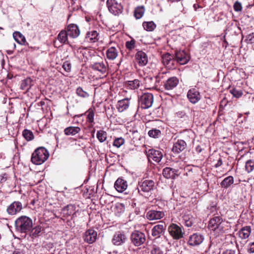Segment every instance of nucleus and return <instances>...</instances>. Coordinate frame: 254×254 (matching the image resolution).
<instances>
[{
	"label": "nucleus",
	"instance_id": "46",
	"mask_svg": "<svg viewBox=\"0 0 254 254\" xmlns=\"http://www.w3.org/2000/svg\"><path fill=\"white\" fill-rule=\"evenodd\" d=\"M76 92L78 96L82 98H87L89 96L88 93L87 92L84 91L82 88L80 87H79L76 89Z\"/></svg>",
	"mask_w": 254,
	"mask_h": 254
},
{
	"label": "nucleus",
	"instance_id": "48",
	"mask_svg": "<svg viewBox=\"0 0 254 254\" xmlns=\"http://www.w3.org/2000/svg\"><path fill=\"white\" fill-rule=\"evenodd\" d=\"M41 231V227L38 226H36L31 230V234L33 237H36L38 235Z\"/></svg>",
	"mask_w": 254,
	"mask_h": 254
},
{
	"label": "nucleus",
	"instance_id": "24",
	"mask_svg": "<svg viewBox=\"0 0 254 254\" xmlns=\"http://www.w3.org/2000/svg\"><path fill=\"white\" fill-rule=\"evenodd\" d=\"M177 173L178 171L175 169H173L170 167H166L163 169L162 174L166 179H174L176 175H178Z\"/></svg>",
	"mask_w": 254,
	"mask_h": 254
},
{
	"label": "nucleus",
	"instance_id": "38",
	"mask_svg": "<svg viewBox=\"0 0 254 254\" xmlns=\"http://www.w3.org/2000/svg\"><path fill=\"white\" fill-rule=\"evenodd\" d=\"M145 11L143 6L137 7L134 11V15L136 19H139L142 17Z\"/></svg>",
	"mask_w": 254,
	"mask_h": 254
},
{
	"label": "nucleus",
	"instance_id": "63",
	"mask_svg": "<svg viewBox=\"0 0 254 254\" xmlns=\"http://www.w3.org/2000/svg\"><path fill=\"white\" fill-rule=\"evenodd\" d=\"M164 213L163 212L160 211V219L164 216Z\"/></svg>",
	"mask_w": 254,
	"mask_h": 254
},
{
	"label": "nucleus",
	"instance_id": "47",
	"mask_svg": "<svg viewBox=\"0 0 254 254\" xmlns=\"http://www.w3.org/2000/svg\"><path fill=\"white\" fill-rule=\"evenodd\" d=\"M244 42L247 44H254V32L248 35L246 37Z\"/></svg>",
	"mask_w": 254,
	"mask_h": 254
},
{
	"label": "nucleus",
	"instance_id": "1",
	"mask_svg": "<svg viewBox=\"0 0 254 254\" xmlns=\"http://www.w3.org/2000/svg\"><path fill=\"white\" fill-rule=\"evenodd\" d=\"M16 230L21 233H27L31 231L33 226L32 219L26 216H21L15 222Z\"/></svg>",
	"mask_w": 254,
	"mask_h": 254
},
{
	"label": "nucleus",
	"instance_id": "9",
	"mask_svg": "<svg viewBox=\"0 0 254 254\" xmlns=\"http://www.w3.org/2000/svg\"><path fill=\"white\" fill-rule=\"evenodd\" d=\"M204 239V236L202 234L199 233H193L189 236L188 244L193 247L197 246L203 242Z\"/></svg>",
	"mask_w": 254,
	"mask_h": 254
},
{
	"label": "nucleus",
	"instance_id": "49",
	"mask_svg": "<svg viewBox=\"0 0 254 254\" xmlns=\"http://www.w3.org/2000/svg\"><path fill=\"white\" fill-rule=\"evenodd\" d=\"M148 134L150 137L157 138L159 135V130L156 129L150 130L148 132Z\"/></svg>",
	"mask_w": 254,
	"mask_h": 254
},
{
	"label": "nucleus",
	"instance_id": "13",
	"mask_svg": "<svg viewBox=\"0 0 254 254\" xmlns=\"http://www.w3.org/2000/svg\"><path fill=\"white\" fill-rule=\"evenodd\" d=\"M127 240V237L126 235L120 232L116 233L112 239V243L114 245L116 246H120L124 244Z\"/></svg>",
	"mask_w": 254,
	"mask_h": 254
},
{
	"label": "nucleus",
	"instance_id": "27",
	"mask_svg": "<svg viewBox=\"0 0 254 254\" xmlns=\"http://www.w3.org/2000/svg\"><path fill=\"white\" fill-rule=\"evenodd\" d=\"M91 67L93 69L99 71L102 74L107 72V65L103 62L95 63L92 64Z\"/></svg>",
	"mask_w": 254,
	"mask_h": 254
},
{
	"label": "nucleus",
	"instance_id": "56",
	"mask_svg": "<svg viewBox=\"0 0 254 254\" xmlns=\"http://www.w3.org/2000/svg\"><path fill=\"white\" fill-rule=\"evenodd\" d=\"M223 164V161L221 157H219L217 162L214 164V167L216 168L221 166Z\"/></svg>",
	"mask_w": 254,
	"mask_h": 254
},
{
	"label": "nucleus",
	"instance_id": "3",
	"mask_svg": "<svg viewBox=\"0 0 254 254\" xmlns=\"http://www.w3.org/2000/svg\"><path fill=\"white\" fill-rule=\"evenodd\" d=\"M226 222L221 216H214L211 218L208 224L209 229L218 233H223Z\"/></svg>",
	"mask_w": 254,
	"mask_h": 254
},
{
	"label": "nucleus",
	"instance_id": "60",
	"mask_svg": "<svg viewBox=\"0 0 254 254\" xmlns=\"http://www.w3.org/2000/svg\"><path fill=\"white\" fill-rule=\"evenodd\" d=\"M12 254H24L22 251L17 249L13 251Z\"/></svg>",
	"mask_w": 254,
	"mask_h": 254
},
{
	"label": "nucleus",
	"instance_id": "54",
	"mask_svg": "<svg viewBox=\"0 0 254 254\" xmlns=\"http://www.w3.org/2000/svg\"><path fill=\"white\" fill-rule=\"evenodd\" d=\"M248 252L250 254L254 253V242L249 244L248 248Z\"/></svg>",
	"mask_w": 254,
	"mask_h": 254
},
{
	"label": "nucleus",
	"instance_id": "18",
	"mask_svg": "<svg viewBox=\"0 0 254 254\" xmlns=\"http://www.w3.org/2000/svg\"><path fill=\"white\" fill-rule=\"evenodd\" d=\"M186 147V142L183 140L179 139L174 143L172 151L175 153H180L182 152Z\"/></svg>",
	"mask_w": 254,
	"mask_h": 254
},
{
	"label": "nucleus",
	"instance_id": "31",
	"mask_svg": "<svg viewBox=\"0 0 254 254\" xmlns=\"http://www.w3.org/2000/svg\"><path fill=\"white\" fill-rule=\"evenodd\" d=\"M68 36L66 30H63L58 34L57 39L61 44H67L68 43Z\"/></svg>",
	"mask_w": 254,
	"mask_h": 254
},
{
	"label": "nucleus",
	"instance_id": "58",
	"mask_svg": "<svg viewBox=\"0 0 254 254\" xmlns=\"http://www.w3.org/2000/svg\"><path fill=\"white\" fill-rule=\"evenodd\" d=\"M6 174H2L0 175V183H2L6 180Z\"/></svg>",
	"mask_w": 254,
	"mask_h": 254
},
{
	"label": "nucleus",
	"instance_id": "45",
	"mask_svg": "<svg viewBox=\"0 0 254 254\" xmlns=\"http://www.w3.org/2000/svg\"><path fill=\"white\" fill-rule=\"evenodd\" d=\"M125 143V139L122 137L116 138L113 142V145L117 148L120 147Z\"/></svg>",
	"mask_w": 254,
	"mask_h": 254
},
{
	"label": "nucleus",
	"instance_id": "52",
	"mask_svg": "<svg viewBox=\"0 0 254 254\" xmlns=\"http://www.w3.org/2000/svg\"><path fill=\"white\" fill-rule=\"evenodd\" d=\"M126 46L128 50H132L135 47V41L134 40L127 41L126 43Z\"/></svg>",
	"mask_w": 254,
	"mask_h": 254
},
{
	"label": "nucleus",
	"instance_id": "32",
	"mask_svg": "<svg viewBox=\"0 0 254 254\" xmlns=\"http://www.w3.org/2000/svg\"><path fill=\"white\" fill-rule=\"evenodd\" d=\"M13 37L15 40L21 45H24L26 43L25 37L19 32H14L13 34Z\"/></svg>",
	"mask_w": 254,
	"mask_h": 254
},
{
	"label": "nucleus",
	"instance_id": "6",
	"mask_svg": "<svg viewBox=\"0 0 254 254\" xmlns=\"http://www.w3.org/2000/svg\"><path fill=\"white\" fill-rule=\"evenodd\" d=\"M131 243L135 246L138 247L142 245L146 241L145 234L139 231H134L130 236Z\"/></svg>",
	"mask_w": 254,
	"mask_h": 254
},
{
	"label": "nucleus",
	"instance_id": "16",
	"mask_svg": "<svg viewBox=\"0 0 254 254\" xmlns=\"http://www.w3.org/2000/svg\"><path fill=\"white\" fill-rule=\"evenodd\" d=\"M97 236V232L95 230L89 229L85 232L84 235V240L89 244H92L96 240Z\"/></svg>",
	"mask_w": 254,
	"mask_h": 254
},
{
	"label": "nucleus",
	"instance_id": "57",
	"mask_svg": "<svg viewBox=\"0 0 254 254\" xmlns=\"http://www.w3.org/2000/svg\"><path fill=\"white\" fill-rule=\"evenodd\" d=\"M221 254H236L235 250L227 249L224 251Z\"/></svg>",
	"mask_w": 254,
	"mask_h": 254
},
{
	"label": "nucleus",
	"instance_id": "37",
	"mask_svg": "<svg viewBox=\"0 0 254 254\" xmlns=\"http://www.w3.org/2000/svg\"><path fill=\"white\" fill-rule=\"evenodd\" d=\"M96 136L99 141L102 143L106 140L107 138V133L103 130H98Z\"/></svg>",
	"mask_w": 254,
	"mask_h": 254
},
{
	"label": "nucleus",
	"instance_id": "17",
	"mask_svg": "<svg viewBox=\"0 0 254 254\" xmlns=\"http://www.w3.org/2000/svg\"><path fill=\"white\" fill-rule=\"evenodd\" d=\"M162 64L168 68H174V60L170 54L167 53L162 56Z\"/></svg>",
	"mask_w": 254,
	"mask_h": 254
},
{
	"label": "nucleus",
	"instance_id": "34",
	"mask_svg": "<svg viewBox=\"0 0 254 254\" xmlns=\"http://www.w3.org/2000/svg\"><path fill=\"white\" fill-rule=\"evenodd\" d=\"M140 85V82L138 79L127 81L126 82V86L127 88L130 89L134 90L137 89Z\"/></svg>",
	"mask_w": 254,
	"mask_h": 254
},
{
	"label": "nucleus",
	"instance_id": "22",
	"mask_svg": "<svg viewBox=\"0 0 254 254\" xmlns=\"http://www.w3.org/2000/svg\"><path fill=\"white\" fill-rule=\"evenodd\" d=\"M76 207L74 205L69 204L62 209V213L64 216H76Z\"/></svg>",
	"mask_w": 254,
	"mask_h": 254
},
{
	"label": "nucleus",
	"instance_id": "28",
	"mask_svg": "<svg viewBox=\"0 0 254 254\" xmlns=\"http://www.w3.org/2000/svg\"><path fill=\"white\" fill-rule=\"evenodd\" d=\"M118 50L114 47L109 48L106 51V56L108 59L110 60H114L118 55Z\"/></svg>",
	"mask_w": 254,
	"mask_h": 254
},
{
	"label": "nucleus",
	"instance_id": "42",
	"mask_svg": "<svg viewBox=\"0 0 254 254\" xmlns=\"http://www.w3.org/2000/svg\"><path fill=\"white\" fill-rule=\"evenodd\" d=\"M22 135L25 139L27 141L32 140L34 138L33 132L28 129H24L23 131Z\"/></svg>",
	"mask_w": 254,
	"mask_h": 254
},
{
	"label": "nucleus",
	"instance_id": "33",
	"mask_svg": "<svg viewBox=\"0 0 254 254\" xmlns=\"http://www.w3.org/2000/svg\"><path fill=\"white\" fill-rule=\"evenodd\" d=\"M182 222L187 227H191L193 224V218L190 214H185L182 216Z\"/></svg>",
	"mask_w": 254,
	"mask_h": 254
},
{
	"label": "nucleus",
	"instance_id": "44",
	"mask_svg": "<svg viewBox=\"0 0 254 254\" xmlns=\"http://www.w3.org/2000/svg\"><path fill=\"white\" fill-rule=\"evenodd\" d=\"M87 114V121L90 123L92 124L94 123V112L92 109H89L86 112Z\"/></svg>",
	"mask_w": 254,
	"mask_h": 254
},
{
	"label": "nucleus",
	"instance_id": "55",
	"mask_svg": "<svg viewBox=\"0 0 254 254\" xmlns=\"http://www.w3.org/2000/svg\"><path fill=\"white\" fill-rule=\"evenodd\" d=\"M166 224L163 221H160V234L162 233L163 232V234L164 233V230H165L166 228Z\"/></svg>",
	"mask_w": 254,
	"mask_h": 254
},
{
	"label": "nucleus",
	"instance_id": "10",
	"mask_svg": "<svg viewBox=\"0 0 254 254\" xmlns=\"http://www.w3.org/2000/svg\"><path fill=\"white\" fill-rule=\"evenodd\" d=\"M187 97L189 101L194 104L197 103L201 99L199 92L195 88H191L188 91Z\"/></svg>",
	"mask_w": 254,
	"mask_h": 254
},
{
	"label": "nucleus",
	"instance_id": "53",
	"mask_svg": "<svg viewBox=\"0 0 254 254\" xmlns=\"http://www.w3.org/2000/svg\"><path fill=\"white\" fill-rule=\"evenodd\" d=\"M152 235L153 236H156L155 238H157L159 236V225H155L152 229Z\"/></svg>",
	"mask_w": 254,
	"mask_h": 254
},
{
	"label": "nucleus",
	"instance_id": "41",
	"mask_svg": "<svg viewBox=\"0 0 254 254\" xmlns=\"http://www.w3.org/2000/svg\"><path fill=\"white\" fill-rule=\"evenodd\" d=\"M245 169L248 173H251L254 169V160L250 159L246 162Z\"/></svg>",
	"mask_w": 254,
	"mask_h": 254
},
{
	"label": "nucleus",
	"instance_id": "50",
	"mask_svg": "<svg viewBox=\"0 0 254 254\" xmlns=\"http://www.w3.org/2000/svg\"><path fill=\"white\" fill-rule=\"evenodd\" d=\"M62 67L64 70L67 72H69L71 71V65L70 63L68 61L64 62L63 63Z\"/></svg>",
	"mask_w": 254,
	"mask_h": 254
},
{
	"label": "nucleus",
	"instance_id": "59",
	"mask_svg": "<svg viewBox=\"0 0 254 254\" xmlns=\"http://www.w3.org/2000/svg\"><path fill=\"white\" fill-rule=\"evenodd\" d=\"M152 254H159V249L155 245H153V249L151 251Z\"/></svg>",
	"mask_w": 254,
	"mask_h": 254
},
{
	"label": "nucleus",
	"instance_id": "25",
	"mask_svg": "<svg viewBox=\"0 0 254 254\" xmlns=\"http://www.w3.org/2000/svg\"><path fill=\"white\" fill-rule=\"evenodd\" d=\"M251 231V226H246L243 227L238 232L239 236L242 239H246L250 236Z\"/></svg>",
	"mask_w": 254,
	"mask_h": 254
},
{
	"label": "nucleus",
	"instance_id": "62",
	"mask_svg": "<svg viewBox=\"0 0 254 254\" xmlns=\"http://www.w3.org/2000/svg\"><path fill=\"white\" fill-rule=\"evenodd\" d=\"M193 8L195 11L197 10L198 8H201L202 7H200L198 4L195 3L193 4Z\"/></svg>",
	"mask_w": 254,
	"mask_h": 254
},
{
	"label": "nucleus",
	"instance_id": "40",
	"mask_svg": "<svg viewBox=\"0 0 254 254\" xmlns=\"http://www.w3.org/2000/svg\"><path fill=\"white\" fill-rule=\"evenodd\" d=\"M230 93L233 95L234 97L239 98L243 94V90L237 88H233L230 90Z\"/></svg>",
	"mask_w": 254,
	"mask_h": 254
},
{
	"label": "nucleus",
	"instance_id": "29",
	"mask_svg": "<svg viewBox=\"0 0 254 254\" xmlns=\"http://www.w3.org/2000/svg\"><path fill=\"white\" fill-rule=\"evenodd\" d=\"M81 129L78 127H69L64 129V133L66 135H75L79 133Z\"/></svg>",
	"mask_w": 254,
	"mask_h": 254
},
{
	"label": "nucleus",
	"instance_id": "51",
	"mask_svg": "<svg viewBox=\"0 0 254 254\" xmlns=\"http://www.w3.org/2000/svg\"><path fill=\"white\" fill-rule=\"evenodd\" d=\"M234 9L236 12H240L242 10V5L240 2L236 1L233 5Z\"/></svg>",
	"mask_w": 254,
	"mask_h": 254
},
{
	"label": "nucleus",
	"instance_id": "43",
	"mask_svg": "<svg viewBox=\"0 0 254 254\" xmlns=\"http://www.w3.org/2000/svg\"><path fill=\"white\" fill-rule=\"evenodd\" d=\"M31 87V79L30 78H26L23 80L21 84V88L22 90H28Z\"/></svg>",
	"mask_w": 254,
	"mask_h": 254
},
{
	"label": "nucleus",
	"instance_id": "64",
	"mask_svg": "<svg viewBox=\"0 0 254 254\" xmlns=\"http://www.w3.org/2000/svg\"><path fill=\"white\" fill-rule=\"evenodd\" d=\"M162 157V155L160 154V157H159V158H160V161H161V160Z\"/></svg>",
	"mask_w": 254,
	"mask_h": 254
},
{
	"label": "nucleus",
	"instance_id": "2",
	"mask_svg": "<svg viewBox=\"0 0 254 254\" xmlns=\"http://www.w3.org/2000/svg\"><path fill=\"white\" fill-rule=\"evenodd\" d=\"M49 157V153L44 147H39L32 153V162L36 165H41Z\"/></svg>",
	"mask_w": 254,
	"mask_h": 254
},
{
	"label": "nucleus",
	"instance_id": "19",
	"mask_svg": "<svg viewBox=\"0 0 254 254\" xmlns=\"http://www.w3.org/2000/svg\"><path fill=\"white\" fill-rule=\"evenodd\" d=\"M114 187L118 192H122L127 187V182L122 178H118L115 183Z\"/></svg>",
	"mask_w": 254,
	"mask_h": 254
},
{
	"label": "nucleus",
	"instance_id": "26",
	"mask_svg": "<svg viewBox=\"0 0 254 254\" xmlns=\"http://www.w3.org/2000/svg\"><path fill=\"white\" fill-rule=\"evenodd\" d=\"M99 33L96 30H91L88 32L85 36V39L89 42H95L98 40Z\"/></svg>",
	"mask_w": 254,
	"mask_h": 254
},
{
	"label": "nucleus",
	"instance_id": "30",
	"mask_svg": "<svg viewBox=\"0 0 254 254\" xmlns=\"http://www.w3.org/2000/svg\"><path fill=\"white\" fill-rule=\"evenodd\" d=\"M234 178L232 176H229L225 178L220 183V186L222 188L227 189L234 183Z\"/></svg>",
	"mask_w": 254,
	"mask_h": 254
},
{
	"label": "nucleus",
	"instance_id": "15",
	"mask_svg": "<svg viewBox=\"0 0 254 254\" xmlns=\"http://www.w3.org/2000/svg\"><path fill=\"white\" fill-rule=\"evenodd\" d=\"M175 55L176 60L180 64H185L189 61V56L184 51H177L176 52Z\"/></svg>",
	"mask_w": 254,
	"mask_h": 254
},
{
	"label": "nucleus",
	"instance_id": "7",
	"mask_svg": "<svg viewBox=\"0 0 254 254\" xmlns=\"http://www.w3.org/2000/svg\"><path fill=\"white\" fill-rule=\"evenodd\" d=\"M107 5L110 12L115 15H118L122 12L123 6L116 0H107Z\"/></svg>",
	"mask_w": 254,
	"mask_h": 254
},
{
	"label": "nucleus",
	"instance_id": "21",
	"mask_svg": "<svg viewBox=\"0 0 254 254\" xmlns=\"http://www.w3.org/2000/svg\"><path fill=\"white\" fill-rule=\"evenodd\" d=\"M135 58L137 63L140 66L146 65L148 62V58L146 54L142 51H138L135 55Z\"/></svg>",
	"mask_w": 254,
	"mask_h": 254
},
{
	"label": "nucleus",
	"instance_id": "20",
	"mask_svg": "<svg viewBox=\"0 0 254 254\" xmlns=\"http://www.w3.org/2000/svg\"><path fill=\"white\" fill-rule=\"evenodd\" d=\"M130 105V98H126L119 100L116 105L117 109L119 112H122L129 107Z\"/></svg>",
	"mask_w": 254,
	"mask_h": 254
},
{
	"label": "nucleus",
	"instance_id": "5",
	"mask_svg": "<svg viewBox=\"0 0 254 254\" xmlns=\"http://www.w3.org/2000/svg\"><path fill=\"white\" fill-rule=\"evenodd\" d=\"M139 105L142 109H148L151 106L153 102V95L151 93H144L139 98Z\"/></svg>",
	"mask_w": 254,
	"mask_h": 254
},
{
	"label": "nucleus",
	"instance_id": "61",
	"mask_svg": "<svg viewBox=\"0 0 254 254\" xmlns=\"http://www.w3.org/2000/svg\"><path fill=\"white\" fill-rule=\"evenodd\" d=\"M195 150L197 153H199L201 152L202 149L200 146L198 145L195 147Z\"/></svg>",
	"mask_w": 254,
	"mask_h": 254
},
{
	"label": "nucleus",
	"instance_id": "8",
	"mask_svg": "<svg viewBox=\"0 0 254 254\" xmlns=\"http://www.w3.org/2000/svg\"><path fill=\"white\" fill-rule=\"evenodd\" d=\"M154 186V183L152 180H145L141 181L138 184L137 187L138 192L143 195L144 192H148L150 191Z\"/></svg>",
	"mask_w": 254,
	"mask_h": 254
},
{
	"label": "nucleus",
	"instance_id": "12",
	"mask_svg": "<svg viewBox=\"0 0 254 254\" xmlns=\"http://www.w3.org/2000/svg\"><path fill=\"white\" fill-rule=\"evenodd\" d=\"M69 37L72 38H77L80 34V30L76 24H70L65 28Z\"/></svg>",
	"mask_w": 254,
	"mask_h": 254
},
{
	"label": "nucleus",
	"instance_id": "39",
	"mask_svg": "<svg viewBox=\"0 0 254 254\" xmlns=\"http://www.w3.org/2000/svg\"><path fill=\"white\" fill-rule=\"evenodd\" d=\"M147 217L150 220L159 219V211L156 210H150L147 213Z\"/></svg>",
	"mask_w": 254,
	"mask_h": 254
},
{
	"label": "nucleus",
	"instance_id": "36",
	"mask_svg": "<svg viewBox=\"0 0 254 254\" xmlns=\"http://www.w3.org/2000/svg\"><path fill=\"white\" fill-rule=\"evenodd\" d=\"M144 30L147 31H152L156 28V25L153 21H144L142 23Z\"/></svg>",
	"mask_w": 254,
	"mask_h": 254
},
{
	"label": "nucleus",
	"instance_id": "4",
	"mask_svg": "<svg viewBox=\"0 0 254 254\" xmlns=\"http://www.w3.org/2000/svg\"><path fill=\"white\" fill-rule=\"evenodd\" d=\"M170 235L176 240H179L184 237L185 231L182 226L172 223L168 229Z\"/></svg>",
	"mask_w": 254,
	"mask_h": 254
},
{
	"label": "nucleus",
	"instance_id": "14",
	"mask_svg": "<svg viewBox=\"0 0 254 254\" xmlns=\"http://www.w3.org/2000/svg\"><path fill=\"white\" fill-rule=\"evenodd\" d=\"M159 151L150 149L147 152V158L148 161L154 165L159 163Z\"/></svg>",
	"mask_w": 254,
	"mask_h": 254
},
{
	"label": "nucleus",
	"instance_id": "23",
	"mask_svg": "<svg viewBox=\"0 0 254 254\" xmlns=\"http://www.w3.org/2000/svg\"><path fill=\"white\" fill-rule=\"evenodd\" d=\"M179 83V79L176 77L169 78L164 83L165 88L167 90H171L176 87Z\"/></svg>",
	"mask_w": 254,
	"mask_h": 254
},
{
	"label": "nucleus",
	"instance_id": "11",
	"mask_svg": "<svg viewBox=\"0 0 254 254\" xmlns=\"http://www.w3.org/2000/svg\"><path fill=\"white\" fill-rule=\"evenodd\" d=\"M22 209V203L19 201H14L7 208L6 211L9 215H15Z\"/></svg>",
	"mask_w": 254,
	"mask_h": 254
},
{
	"label": "nucleus",
	"instance_id": "35",
	"mask_svg": "<svg viewBox=\"0 0 254 254\" xmlns=\"http://www.w3.org/2000/svg\"><path fill=\"white\" fill-rule=\"evenodd\" d=\"M125 210V205L122 203H117L114 208L115 214L118 216H120L123 213H124Z\"/></svg>",
	"mask_w": 254,
	"mask_h": 254
}]
</instances>
